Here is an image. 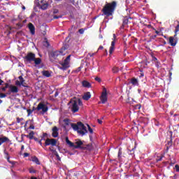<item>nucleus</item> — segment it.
Wrapping results in <instances>:
<instances>
[{
    "label": "nucleus",
    "mask_w": 179,
    "mask_h": 179,
    "mask_svg": "<svg viewBox=\"0 0 179 179\" xmlns=\"http://www.w3.org/2000/svg\"><path fill=\"white\" fill-rule=\"evenodd\" d=\"M52 136L53 138H58V127H54L52 129Z\"/></svg>",
    "instance_id": "obj_10"
},
{
    "label": "nucleus",
    "mask_w": 179,
    "mask_h": 179,
    "mask_svg": "<svg viewBox=\"0 0 179 179\" xmlns=\"http://www.w3.org/2000/svg\"><path fill=\"white\" fill-rule=\"evenodd\" d=\"M45 44H46L48 46L49 45L48 41L45 42Z\"/></svg>",
    "instance_id": "obj_50"
},
{
    "label": "nucleus",
    "mask_w": 179,
    "mask_h": 179,
    "mask_svg": "<svg viewBox=\"0 0 179 179\" xmlns=\"http://www.w3.org/2000/svg\"><path fill=\"white\" fill-rule=\"evenodd\" d=\"M20 82L21 83V86H23L24 87H26V83L24 82V79H23V77L22 76H19Z\"/></svg>",
    "instance_id": "obj_18"
},
{
    "label": "nucleus",
    "mask_w": 179,
    "mask_h": 179,
    "mask_svg": "<svg viewBox=\"0 0 179 179\" xmlns=\"http://www.w3.org/2000/svg\"><path fill=\"white\" fill-rule=\"evenodd\" d=\"M37 111L41 113V114H45L48 111V106L44 103V102H41L38 104L36 107Z\"/></svg>",
    "instance_id": "obj_6"
},
{
    "label": "nucleus",
    "mask_w": 179,
    "mask_h": 179,
    "mask_svg": "<svg viewBox=\"0 0 179 179\" xmlns=\"http://www.w3.org/2000/svg\"><path fill=\"white\" fill-rule=\"evenodd\" d=\"M32 162H34L36 164H40V161H38V157H32Z\"/></svg>",
    "instance_id": "obj_24"
},
{
    "label": "nucleus",
    "mask_w": 179,
    "mask_h": 179,
    "mask_svg": "<svg viewBox=\"0 0 179 179\" xmlns=\"http://www.w3.org/2000/svg\"><path fill=\"white\" fill-rule=\"evenodd\" d=\"M175 31L176 33H177V31H179V24L176 26Z\"/></svg>",
    "instance_id": "obj_35"
},
{
    "label": "nucleus",
    "mask_w": 179,
    "mask_h": 179,
    "mask_svg": "<svg viewBox=\"0 0 179 179\" xmlns=\"http://www.w3.org/2000/svg\"><path fill=\"white\" fill-rule=\"evenodd\" d=\"M118 71H120V69H118V67H113L112 69V71L113 72V73H117L118 72Z\"/></svg>",
    "instance_id": "obj_25"
},
{
    "label": "nucleus",
    "mask_w": 179,
    "mask_h": 179,
    "mask_svg": "<svg viewBox=\"0 0 179 179\" xmlns=\"http://www.w3.org/2000/svg\"><path fill=\"white\" fill-rule=\"evenodd\" d=\"M131 83L133 85V86H139V82L136 78H131Z\"/></svg>",
    "instance_id": "obj_15"
},
{
    "label": "nucleus",
    "mask_w": 179,
    "mask_h": 179,
    "mask_svg": "<svg viewBox=\"0 0 179 179\" xmlns=\"http://www.w3.org/2000/svg\"><path fill=\"white\" fill-rule=\"evenodd\" d=\"M79 33L80 34H83V29H79Z\"/></svg>",
    "instance_id": "obj_40"
},
{
    "label": "nucleus",
    "mask_w": 179,
    "mask_h": 179,
    "mask_svg": "<svg viewBox=\"0 0 179 179\" xmlns=\"http://www.w3.org/2000/svg\"><path fill=\"white\" fill-rule=\"evenodd\" d=\"M59 53H60V54H62V52H59Z\"/></svg>",
    "instance_id": "obj_58"
},
{
    "label": "nucleus",
    "mask_w": 179,
    "mask_h": 179,
    "mask_svg": "<svg viewBox=\"0 0 179 179\" xmlns=\"http://www.w3.org/2000/svg\"><path fill=\"white\" fill-rule=\"evenodd\" d=\"M103 46H99V49L98 50H103Z\"/></svg>",
    "instance_id": "obj_44"
},
{
    "label": "nucleus",
    "mask_w": 179,
    "mask_h": 179,
    "mask_svg": "<svg viewBox=\"0 0 179 179\" xmlns=\"http://www.w3.org/2000/svg\"><path fill=\"white\" fill-rule=\"evenodd\" d=\"M90 97H92L90 92H86L85 94H84L83 99L84 100H89V99H90Z\"/></svg>",
    "instance_id": "obj_16"
},
{
    "label": "nucleus",
    "mask_w": 179,
    "mask_h": 179,
    "mask_svg": "<svg viewBox=\"0 0 179 179\" xmlns=\"http://www.w3.org/2000/svg\"><path fill=\"white\" fill-rule=\"evenodd\" d=\"M5 85H6V86L1 88V90L3 92H5L6 90V89H8V87H9V84L6 83Z\"/></svg>",
    "instance_id": "obj_27"
},
{
    "label": "nucleus",
    "mask_w": 179,
    "mask_h": 179,
    "mask_svg": "<svg viewBox=\"0 0 179 179\" xmlns=\"http://www.w3.org/2000/svg\"><path fill=\"white\" fill-rule=\"evenodd\" d=\"M28 156H29V153H27V152L24 153V157H28Z\"/></svg>",
    "instance_id": "obj_38"
},
{
    "label": "nucleus",
    "mask_w": 179,
    "mask_h": 179,
    "mask_svg": "<svg viewBox=\"0 0 179 179\" xmlns=\"http://www.w3.org/2000/svg\"><path fill=\"white\" fill-rule=\"evenodd\" d=\"M83 86H84V87H90V83L87 81H83Z\"/></svg>",
    "instance_id": "obj_23"
},
{
    "label": "nucleus",
    "mask_w": 179,
    "mask_h": 179,
    "mask_svg": "<svg viewBox=\"0 0 179 179\" xmlns=\"http://www.w3.org/2000/svg\"><path fill=\"white\" fill-rule=\"evenodd\" d=\"M22 121H23V118H19V117L17 118V122L18 124H20V122H22Z\"/></svg>",
    "instance_id": "obj_29"
},
{
    "label": "nucleus",
    "mask_w": 179,
    "mask_h": 179,
    "mask_svg": "<svg viewBox=\"0 0 179 179\" xmlns=\"http://www.w3.org/2000/svg\"><path fill=\"white\" fill-rule=\"evenodd\" d=\"M50 150H52L51 149V148H50Z\"/></svg>",
    "instance_id": "obj_57"
},
{
    "label": "nucleus",
    "mask_w": 179,
    "mask_h": 179,
    "mask_svg": "<svg viewBox=\"0 0 179 179\" xmlns=\"http://www.w3.org/2000/svg\"><path fill=\"white\" fill-rule=\"evenodd\" d=\"M0 141L3 143H5V142H9V138H8V137H2L0 138Z\"/></svg>",
    "instance_id": "obj_22"
},
{
    "label": "nucleus",
    "mask_w": 179,
    "mask_h": 179,
    "mask_svg": "<svg viewBox=\"0 0 179 179\" xmlns=\"http://www.w3.org/2000/svg\"><path fill=\"white\" fill-rule=\"evenodd\" d=\"M25 62H34L35 65H40L41 64V59L36 58V55L31 52L28 53L24 57Z\"/></svg>",
    "instance_id": "obj_3"
},
{
    "label": "nucleus",
    "mask_w": 179,
    "mask_h": 179,
    "mask_svg": "<svg viewBox=\"0 0 179 179\" xmlns=\"http://www.w3.org/2000/svg\"><path fill=\"white\" fill-rule=\"evenodd\" d=\"M21 149L23 150V149H24V145H22Z\"/></svg>",
    "instance_id": "obj_47"
},
{
    "label": "nucleus",
    "mask_w": 179,
    "mask_h": 179,
    "mask_svg": "<svg viewBox=\"0 0 179 179\" xmlns=\"http://www.w3.org/2000/svg\"><path fill=\"white\" fill-rule=\"evenodd\" d=\"M66 143L70 148H75V149H79V148H82V145H83V142L80 140H76V142L73 143L69 141L68 137L66 138Z\"/></svg>",
    "instance_id": "obj_5"
},
{
    "label": "nucleus",
    "mask_w": 179,
    "mask_h": 179,
    "mask_svg": "<svg viewBox=\"0 0 179 179\" xmlns=\"http://www.w3.org/2000/svg\"><path fill=\"white\" fill-rule=\"evenodd\" d=\"M113 38H115V34H113Z\"/></svg>",
    "instance_id": "obj_51"
},
{
    "label": "nucleus",
    "mask_w": 179,
    "mask_h": 179,
    "mask_svg": "<svg viewBox=\"0 0 179 179\" xmlns=\"http://www.w3.org/2000/svg\"><path fill=\"white\" fill-rule=\"evenodd\" d=\"M42 140H43V138L41 140L38 141V143L39 145H41V146H43V143L41 142Z\"/></svg>",
    "instance_id": "obj_39"
},
{
    "label": "nucleus",
    "mask_w": 179,
    "mask_h": 179,
    "mask_svg": "<svg viewBox=\"0 0 179 179\" xmlns=\"http://www.w3.org/2000/svg\"><path fill=\"white\" fill-rule=\"evenodd\" d=\"M175 169H176V171L178 173L179 172V165H176Z\"/></svg>",
    "instance_id": "obj_34"
},
{
    "label": "nucleus",
    "mask_w": 179,
    "mask_h": 179,
    "mask_svg": "<svg viewBox=\"0 0 179 179\" xmlns=\"http://www.w3.org/2000/svg\"><path fill=\"white\" fill-rule=\"evenodd\" d=\"M114 50H115V41L111 42V45L109 49V53L113 54L114 52Z\"/></svg>",
    "instance_id": "obj_12"
},
{
    "label": "nucleus",
    "mask_w": 179,
    "mask_h": 179,
    "mask_svg": "<svg viewBox=\"0 0 179 179\" xmlns=\"http://www.w3.org/2000/svg\"><path fill=\"white\" fill-rule=\"evenodd\" d=\"M121 155H122V152H121V150H120L118 152V157H121Z\"/></svg>",
    "instance_id": "obj_36"
},
{
    "label": "nucleus",
    "mask_w": 179,
    "mask_h": 179,
    "mask_svg": "<svg viewBox=\"0 0 179 179\" xmlns=\"http://www.w3.org/2000/svg\"><path fill=\"white\" fill-rule=\"evenodd\" d=\"M100 100L102 103V104H106L107 103V90L106 88H103L102 94L100 96Z\"/></svg>",
    "instance_id": "obj_8"
},
{
    "label": "nucleus",
    "mask_w": 179,
    "mask_h": 179,
    "mask_svg": "<svg viewBox=\"0 0 179 179\" xmlns=\"http://www.w3.org/2000/svg\"><path fill=\"white\" fill-rule=\"evenodd\" d=\"M1 103H2V100L0 99V104H1Z\"/></svg>",
    "instance_id": "obj_56"
},
{
    "label": "nucleus",
    "mask_w": 179,
    "mask_h": 179,
    "mask_svg": "<svg viewBox=\"0 0 179 179\" xmlns=\"http://www.w3.org/2000/svg\"><path fill=\"white\" fill-rule=\"evenodd\" d=\"M55 19H58V17H55Z\"/></svg>",
    "instance_id": "obj_54"
},
{
    "label": "nucleus",
    "mask_w": 179,
    "mask_h": 179,
    "mask_svg": "<svg viewBox=\"0 0 179 179\" xmlns=\"http://www.w3.org/2000/svg\"><path fill=\"white\" fill-rule=\"evenodd\" d=\"M162 157H161L159 159H157V162H160L162 160Z\"/></svg>",
    "instance_id": "obj_49"
},
{
    "label": "nucleus",
    "mask_w": 179,
    "mask_h": 179,
    "mask_svg": "<svg viewBox=\"0 0 179 179\" xmlns=\"http://www.w3.org/2000/svg\"><path fill=\"white\" fill-rule=\"evenodd\" d=\"M59 124L63 128L71 127L74 131H77V132H78V134L80 135H85V134L87 132L86 127H85V124L81 122H78L76 124L75 123H71L68 119H64L63 120H59Z\"/></svg>",
    "instance_id": "obj_1"
},
{
    "label": "nucleus",
    "mask_w": 179,
    "mask_h": 179,
    "mask_svg": "<svg viewBox=\"0 0 179 179\" xmlns=\"http://www.w3.org/2000/svg\"><path fill=\"white\" fill-rule=\"evenodd\" d=\"M57 1H61V0H57Z\"/></svg>",
    "instance_id": "obj_60"
},
{
    "label": "nucleus",
    "mask_w": 179,
    "mask_h": 179,
    "mask_svg": "<svg viewBox=\"0 0 179 179\" xmlns=\"http://www.w3.org/2000/svg\"><path fill=\"white\" fill-rule=\"evenodd\" d=\"M45 146H57V139L47 138L45 141Z\"/></svg>",
    "instance_id": "obj_7"
},
{
    "label": "nucleus",
    "mask_w": 179,
    "mask_h": 179,
    "mask_svg": "<svg viewBox=\"0 0 179 179\" xmlns=\"http://www.w3.org/2000/svg\"><path fill=\"white\" fill-rule=\"evenodd\" d=\"M84 127L85 128L87 132L85 134H87V129L90 134H93V129H92V127L89 124H86V126L84 125Z\"/></svg>",
    "instance_id": "obj_17"
},
{
    "label": "nucleus",
    "mask_w": 179,
    "mask_h": 179,
    "mask_svg": "<svg viewBox=\"0 0 179 179\" xmlns=\"http://www.w3.org/2000/svg\"><path fill=\"white\" fill-rule=\"evenodd\" d=\"M9 90L11 93H17V92H19V89L15 85H10Z\"/></svg>",
    "instance_id": "obj_11"
},
{
    "label": "nucleus",
    "mask_w": 179,
    "mask_h": 179,
    "mask_svg": "<svg viewBox=\"0 0 179 179\" xmlns=\"http://www.w3.org/2000/svg\"><path fill=\"white\" fill-rule=\"evenodd\" d=\"M31 129H34V126H30L29 127Z\"/></svg>",
    "instance_id": "obj_45"
},
{
    "label": "nucleus",
    "mask_w": 179,
    "mask_h": 179,
    "mask_svg": "<svg viewBox=\"0 0 179 179\" xmlns=\"http://www.w3.org/2000/svg\"><path fill=\"white\" fill-rule=\"evenodd\" d=\"M82 104V101L80 99H71L69 103V108L72 113H78L79 111V106Z\"/></svg>",
    "instance_id": "obj_4"
},
{
    "label": "nucleus",
    "mask_w": 179,
    "mask_h": 179,
    "mask_svg": "<svg viewBox=\"0 0 179 179\" xmlns=\"http://www.w3.org/2000/svg\"><path fill=\"white\" fill-rule=\"evenodd\" d=\"M3 153L4 155H6V159L8 157H9V153L8 152V151H6V150H4Z\"/></svg>",
    "instance_id": "obj_28"
},
{
    "label": "nucleus",
    "mask_w": 179,
    "mask_h": 179,
    "mask_svg": "<svg viewBox=\"0 0 179 179\" xmlns=\"http://www.w3.org/2000/svg\"><path fill=\"white\" fill-rule=\"evenodd\" d=\"M3 83V80L0 79V85H2Z\"/></svg>",
    "instance_id": "obj_43"
},
{
    "label": "nucleus",
    "mask_w": 179,
    "mask_h": 179,
    "mask_svg": "<svg viewBox=\"0 0 179 179\" xmlns=\"http://www.w3.org/2000/svg\"><path fill=\"white\" fill-rule=\"evenodd\" d=\"M55 155L57 158V160H61V157H59V155H58V152H55Z\"/></svg>",
    "instance_id": "obj_30"
},
{
    "label": "nucleus",
    "mask_w": 179,
    "mask_h": 179,
    "mask_svg": "<svg viewBox=\"0 0 179 179\" xmlns=\"http://www.w3.org/2000/svg\"><path fill=\"white\" fill-rule=\"evenodd\" d=\"M46 135H47V134H45H45H43V136H45Z\"/></svg>",
    "instance_id": "obj_52"
},
{
    "label": "nucleus",
    "mask_w": 179,
    "mask_h": 179,
    "mask_svg": "<svg viewBox=\"0 0 179 179\" xmlns=\"http://www.w3.org/2000/svg\"><path fill=\"white\" fill-rule=\"evenodd\" d=\"M2 143H3L1 142V141H0V146H1V145H2Z\"/></svg>",
    "instance_id": "obj_53"
},
{
    "label": "nucleus",
    "mask_w": 179,
    "mask_h": 179,
    "mask_svg": "<svg viewBox=\"0 0 179 179\" xmlns=\"http://www.w3.org/2000/svg\"><path fill=\"white\" fill-rule=\"evenodd\" d=\"M26 10V7L24 6H22V10Z\"/></svg>",
    "instance_id": "obj_42"
},
{
    "label": "nucleus",
    "mask_w": 179,
    "mask_h": 179,
    "mask_svg": "<svg viewBox=\"0 0 179 179\" xmlns=\"http://www.w3.org/2000/svg\"><path fill=\"white\" fill-rule=\"evenodd\" d=\"M42 74L43 75V76H45L46 78H50V76H51V73H50V71H43Z\"/></svg>",
    "instance_id": "obj_19"
},
{
    "label": "nucleus",
    "mask_w": 179,
    "mask_h": 179,
    "mask_svg": "<svg viewBox=\"0 0 179 179\" xmlns=\"http://www.w3.org/2000/svg\"><path fill=\"white\" fill-rule=\"evenodd\" d=\"M26 136H27V138H28L30 140L33 139V138H34V131H31L29 134V135H27Z\"/></svg>",
    "instance_id": "obj_20"
},
{
    "label": "nucleus",
    "mask_w": 179,
    "mask_h": 179,
    "mask_svg": "<svg viewBox=\"0 0 179 179\" xmlns=\"http://www.w3.org/2000/svg\"><path fill=\"white\" fill-rule=\"evenodd\" d=\"M98 122L99 124H103V121H101V120L98 119Z\"/></svg>",
    "instance_id": "obj_41"
},
{
    "label": "nucleus",
    "mask_w": 179,
    "mask_h": 179,
    "mask_svg": "<svg viewBox=\"0 0 179 179\" xmlns=\"http://www.w3.org/2000/svg\"><path fill=\"white\" fill-rule=\"evenodd\" d=\"M169 44H171V45H172L173 47H174L177 44V43L176 42V40L173 36H171L169 38Z\"/></svg>",
    "instance_id": "obj_14"
},
{
    "label": "nucleus",
    "mask_w": 179,
    "mask_h": 179,
    "mask_svg": "<svg viewBox=\"0 0 179 179\" xmlns=\"http://www.w3.org/2000/svg\"><path fill=\"white\" fill-rule=\"evenodd\" d=\"M31 179H37L36 177H31Z\"/></svg>",
    "instance_id": "obj_48"
},
{
    "label": "nucleus",
    "mask_w": 179,
    "mask_h": 179,
    "mask_svg": "<svg viewBox=\"0 0 179 179\" xmlns=\"http://www.w3.org/2000/svg\"><path fill=\"white\" fill-rule=\"evenodd\" d=\"M95 80H96L97 82H101V79H100V78H99V77H96V78H95Z\"/></svg>",
    "instance_id": "obj_37"
},
{
    "label": "nucleus",
    "mask_w": 179,
    "mask_h": 179,
    "mask_svg": "<svg viewBox=\"0 0 179 179\" xmlns=\"http://www.w3.org/2000/svg\"><path fill=\"white\" fill-rule=\"evenodd\" d=\"M28 27H29L31 34H34V33H36V28H34V25H33V24L29 23L28 24Z\"/></svg>",
    "instance_id": "obj_13"
},
{
    "label": "nucleus",
    "mask_w": 179,
    "mask_h": 179,
    "mask_svg": "<svg viewBox=\"0 0 179 179\" xmlns=\"http://www.w3.org/2000/svg\"><path fill=\"white\" fill-rule=\"evenodd\" d=\"M47 8H48V3H43L41 6V9L45 10V9H47Z\"/></svg>",
    "instance_id": "obj_26"
},
{
    "label": "nucleus",
    "mask_w": 179,
    "mask_h": 179,
    "mask_svg": "<svg viewBox=\"0 0 179 179\" xmlns=\"http://www.w3.org/2000/svg\"><path fill=\"white\" fill-rule=\"evenodd\" d=\"M57 96H58V93L55 92V97H57Z\"/></svg>",
    "instance_id": "obj_46"
},
{
    "label": "nucleus",
    "mask_w": 179,
    "mask_h": 179,
    "mask_svg": "<svg viewBox=\"0 0 179 179\" xmlns=\"http://www.w3.org/2000/svg\"><path fill=\"white\" fill-rule=\"evenodd\" d=\"M4 97H6V95L5 94L0 93V99H3Z\"/></svg>",
    "instance_id": "obj_32"
},
{
    "label": "nucleus",
    "mask_w": 179,
    "mask_h": 179,
    "mask_svg": "<svg viewBox=\"0 0 179 179\" xmlns=\"http://www.w3.org/2000/svg\"><path fill=\"white\" fill-rule=\"evenodd\" d=\"M71 62V55H69L64 62L62 63V68L61 69H66L69 68V63Z\"/></svg>",
    "instance_id": "obj_9"
},
{
    "label": "nucleus",
    "mask_w": 179,
    "mask_h": 179,
    "mask_svg": "<svg viewBox=\"0 0 179 179\" xmlns=\"http://www.w3.org/2000/svg\"><path fill=\"white\" fill-rule=\"evenodd\" d=\"M35 141H37V138H35Z\"/></svg>",
    "instance_id": "obj_59"
},
{
    "label": "nucleus",
    "mask_w": 179,
    "mask_h": 179,
    "mask_svg": "<svg viewBox=\"0 0 179 179\" xmlns=\"http://www.w3.org/2000/svg\"><path fill=\"white\" fill-rule=\"evenodd\" d=\"M141 76H143V73H141Z\"/></svg>",
    "instance_id": "obj_55"
},
{
    "label": "nucleus",
    "mask_w": 179,
    "mask_h": 179,
    "mask_svg": "<svg viewBox=\"0 0 179 179\" xmlns=\"http://www.w3.org/2000/svg\"><path fill=\"white\" fill-rule=\"evenodd\" d=\"M116 6L117 3H115V1L106 3L102 9L103 15H105L106 16L113 15V13H114V10H115Z\"/></svg>",
    "instance_id": "obj_2"
},
{
    "label": "nucleus",
    "mask_w": 179,
    "mask_h": 179,
    "mask_svg": "<svg viewBox=\"0 0 179 179\" xmlns=\"http://www.w3.org/2000/svg\"><path fill=\"white\" fill-rule=\"evenodd\" d=\"M29 173H36V170H34L33 168L29 169Z\"/></svg>",
    "instance_id": "obj_33"
},
{
    "label": "nucleus",
    "mask_w": 179,
    "mask_h": 179,
    "mask_svg": "<svg viewBox=\"0 0 179 179\" xmlns=\"http://www.w3.org/2000/svg\"><path fill=\"white\" fill-rule=\"evenodd\" d=\"M15 85H16L17 86H22V84H21L20 81H19V80H17V81L15 82Z\"/></svg>",
    "instance_id": "obj_31"
},
{
    "label": "nucleus",
    "mask_w": 179,
    "mask_h": 179,
    "mask_svg": "<svg viewBox=\"0 0 179 179\" xmlns=\"http://www.w3.org/2000/svg\"><path fill=\"white\" fill-rule=\"evenodd\" d=\"M6 159L10 164H12L13 167L16 164V162L10 161V157H6Z\"/></svg>",
    "instance_id": "obj_21"
}]
</instances>
